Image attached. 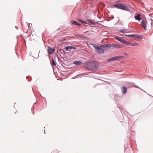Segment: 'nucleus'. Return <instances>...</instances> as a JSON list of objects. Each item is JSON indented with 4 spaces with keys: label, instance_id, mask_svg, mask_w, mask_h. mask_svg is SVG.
I'll return each mask as SVG.
<instances>
[{
    "label": "nucleus",
    "instance_id": "27",
    "mask_svg": "<svg viewBox=\"0 0 153 153\" xmlns=\"http://www.w3.org/2000/svg\"><path fill=\"white\" fill-rule=\"evenodd\" d=\"M82 22L83 23H85V24L86 23V22L85 21H82Z\"/></svg>",
    "mask_w": 153,
    "mask_h": 153
},
{
    "label": "nucleus",
    "instance_id": "13",
    "mask_svg": "<svg viewBox=\"0 0 153 153\" xmlns=\"http://www.w3.org/2000/svg\"><path fill=\"white\" fill-rule=\"evenodd\" d=\"M51 64L52 66H55L56 65V62L53 59H52Z\"/></svg>",
    "mask_w": 153,
    "mask_h": 153
},
{
    "label": "nucleus",
    "instance_id": "20",
    "mask_svg": "<svg viewBox=\"0 0 153 153\" xmlns=\"http://www.w3.org/2000/svg\"><path fill=\"white\" fill-rule=\"evenodd\" d=\"M115 47L117 48H120L121 47L120 46V45L118 44H116Z\"/></svg>",
    "mask_w": 153,
    "mask_h": 153
},
{
    "label": "nucleus",
    "instance_id": "26",
    "mask_svg": "<svg viewBox=\"0 0 153 153\" xmlns=\"http://www.w3.org/2000/svg\"><path fill=\"white\" fill-rule=\"evenodd\" d=\"M79 21H80V22H82V21H82V20H80V19H79Z\"/></svg>",
    "mask_w": 153,
    "mask_h": 153
},
{
    "label": "nucleus",
    "instance_id": "11",
    "mask_svg": "<svg viewBox=\"0 0 153 153\" xmlns=\"http://www.w3.org/2000/svg\"><path fill=\"white\" fill-rule=\"evenodd\" d=\"M73 64L76 65H79L82 64V62L79 61H75L74 62Z\"/></svg>",
    "mask_w": 153,
    "mask_h": 153
},
{
    "label": "nucleus",
    "instance_id": "21",
    "mask_svg": "<svg viewBox=\"0 0 153 153\" xmlns=\"http://www.w3.org/2000/svg\"><path fill=\"white\" fill-rule=\"evenodd\" d=\"M89 23L92 24H94V23L93 22L92 20H88Z\"/></svg>",
    "mask_w": 153,
    "mask_h": 153
},
{
    "label": "nucleus",
    "instance_id": "17",
    "mask_svg": "<svg viewBox=\"0 0 153 153\" xmlns=\"http://www.w3.org/2000/svg\"><path fill=\"white\" fill-rule=\"evenodd\" d=\"M123 44H126L127 45H129L131 43L130 42H127L125 40Z\"/></svg>",
    "mask_w": 153,
    "mask_h": 153
},
{
    "label": "nucleus",
    "instance_id": "18",
    "mask_svg": "<svg viewBox=\"0 0 153 153\" xmlns=\"http://www.w3.org/2000/svg\"><path fill=\"white\" fill-rule=\"evenodd\" d=\"M116 44H109L110 48L111 47H115Z\"/></svg>",
    "mask_w": 153,
    "mask_h": 153
},
{
    "label": "nucleus",
    "instance_id": "6",
    "mask_svg": "<svg viewBox=\"0 0 153 153\" xmlns=\"http://www.w3.org/2000/svg\"><path fill=\"white\" fill-rule=\"evenodd\" d=\"M115 38L117 40H119L121 42L123 43L125 42V40L123 38L121 37L118 36H115Z\"/></svg>",
    "mask_w": 153,
    "mask_h": 153
},
{
    "label": "nucleus",
    "instance_id": "9",
    "mask_svg": "<svg viewBox=\"0 0 153 153\" xmlns=\"http://www.w3.org/2000/svg\"><path fill=\"white\" fill-rule=\"evenodd\" d=\"M122 89L123 93L124 94H126L127 91V89L126 87L125 86L123 87L122 88Z\"/></svg>",
    "mask_w": 153,
    "mask_h": 153
},
{
    "label": "nucleus",
    "instance_id": "8",
    "mask_svg": "<svg viewBox=\"0 0 153 153\" xmlns=\"http://www.w3.org/2000/svg\"><path fill=\"white\" fill-rule=\"evenodd\" d=\"M48 50L49 54H51L53 53L55 51L54 49H53L49 47H48Z\"/></svg>",
    "mask_w": 153,
    "mask_h": 153
},
{
    "label": "nucleus",
    "instance_id": "22",
    "mask_svg": "<svg viewBox=\"0 0 153 153\" xmlns=\"http://www.w3.org/2000/svg\"><path fill=\"white\" fill-rule=\"evenodd\" d=\"M126 31V30L125 29H121L120 30V31L121 32L125 31Z\"/></svg>",
    "mask_w": 153,
    "mask_h": 153
},
{
    "label": "nucleus",
    "instance_id": "15",
    "mask_svg": "<svg viewBox=\"0 0 153 153\" xmlns=\"http://www.w3.org/2000/svg\"><path fill=\"white\" fill-rule=\"evenodd\" d=\"M102 47L104 48H110L109 44H105L102 46Z\"/></svg>",
    "mask_w": 153,
    "mask_h": 153
},
{
    "label": "nucleus",
    "instance_id": "25",
    "mask_svg": "<svg viewBox=\"0 0 153 153\" xmlns=\"http://www.w3.org/2000/svg\"><path fill=\"white\" fill-rule=\"evenodd\" d=\"M76 49V47L72 46V49Z\"/></svg>",
    "mask_w": 153,
    "mask_h": 153
},
{
    "label": "nucleus",
    "instance_id": "2",
    "mask_svg": "<svg viewBox=\"0 0 153 153\" xmlns=\"http://www.w3.org/2000/svg\"><path fill=\"white\" fill-rule=\"evenodd\" d=\"M114 7L125 11H129V9L127 6L121 4H115L114 5Z\"/></svg>",
    "mask_w": 153,
    "mask_h": 153
},
{
    "label": "nucleus",
    "instance_id": "7",
    "mask_svg": "<svg viewBox=\"0 0 153 153\" xmlns=\"http://www.w3.org/2000/svg\"><path fill=\"white\" fill-rule=\"evenodd\" d=\"M141 24L142 27H143L145 29L146 28V22L144 19H143L141 22Z\"/></svg>",
    "mask_w": 153,
    "mask_h": 153
},
{
    "label": "nucleus",
    "instance_id": "19",
    "mask_svg": "<svg viewBox=\"0 0 153 153\" xmlns=\"http://www.w3.org/2000/svg\"><path fill=\"white\" fill-rule=\"evenodd\" d=\"M28 30H31V27H32V25L31 24H28Z\"/></svg>",
    "mask_w": 153,
    "mask_h": 153
},
{
    "label": "nucleus",
    "instance_id": "3",
    "mask_svg": "<svg viewBox=\"0 0 153 153\" xmlns=\"http://www.w3.org/2000/svg\"><path fill=\"white\" fill-rule=\"evenodd\" d=\"M95 48V51L99 53H102L104 52L103 49L100 47L98 45L94 44H92L91 45Z\"/></svg>",
    "mask_w": 153,
    "mask_h": 153
},
{
    "label": "nucleus",
    "instance_id": "1",
    "mask_svg": "<svg viewBox=\"0 0 153 153\" xmlns=\"http://www.w3.org/2000/svg\"><path fill=\"white\" fill-rule=\"evenodd\" d=\"M87 68L91 70H95L98 68L97 65L94 61L88 63L87 64Z\"/></svg>",
    "mask_w": 153,
    "mask_h": 153
},
{
    "label": "nucleus",
    "instance_id": "24",
    "mask_svg": "<svg viewBox=\"0 0 153 153\" xmlns=\"http://www.w3.org/2000/svg\"><path fill=\"white\" fill-rule=\"evenodd\" d=\"M124 36H126L129 37V36H130V35L124 34Z\"/></svg>",
    "mask_w": 153,
    "mask_h": 153
},
{
    "label": "nucleus",
    "instance_id": "23",
    "mask_svg": "<svg viewBox=\"0 0 153 153\" xmlns=\"http://www.w3.org/2000/svg\"><path fill=\"white\" fill-rule=\"evenodd\" d=\"M135 87H136V88H138L139 89H140L141 90H142V89L141 88H139V87H138L137 86H135Z\"/></svg>",
    "mask_w": 153,
    "mask_h": 153
},
{
    "label": "nucleus",
    "instance_id": "5",
    "mask_svg": "<svg viewBox=\"0 0 153 153\" xmlns=\"http://www.w3.org/2000/svg\"><path fill=\"white\" fill-rule=\"evenodd\" d=\"M129 37L132 38H137L140 39H142L143 38L140 36L137 35L136 34H131L129 36Z\"/></svg>",
    "mask_w": 153,
    "mask_h": 153
},
{
    "label": "nucleus",
    "instance_id": "14",
    "mask_svg": "<svg viewBox=\"0 0 153 153\" xmlns=\"http://www.w3.org/2000/svg\"><path fill=\"white\" fill-rule=\"evenodd\" d=\"M131 46H139V44L137 43H134L131 44Z\"/></svg>",
    "mask_w": 153,
    "mask_h": 153
},
{
    "label": "nucleus",
    "instance_id": "4",
    "mask_svg": "<svg viewBox=\"0 0 153 153\" xmlns=\"http://www.w3.org/2000/svg\"><path fill=\"white\" fill-rule=\"evenodd\" d=\"M122 57L121 56H117L113 57L112 58H110L107 60V61L108 62H111V61L116 60L119 59L121 58Z\"/></svg>",
    "mask_w": 153,
    "mask_h": 153
},
{
    "label": "nucleus",
    "instance_id": "16",
    "mask_svg": "<svg viewBox=\"0 0 153 153\" xmlns=\"http://www.w3.org/2000/svg\"><path fill=\"white\" fill-rule=\"evenodd\" d=\"M65 49L67 51H68L69 50L72 49V46H68L66 47Z\"/></svg>",
    "mask_w": 153,
    "mask_h": 153
},
{
    "label": "nucleus",
    "instance_id": "12",
    "mask_svg": "<svg viewBox=\"0 0 153 153\" xmlns=\"http://www.w3.org/2000/svg\"><path fill=\"white\" fill-rule=\"evenodd\" d=\"M71 23L73 25H77L78 26H79L81 25L79 23L74 21H71Z\"/></svg>",
    "mask_w": 153,
    "mask_h": 153
},
{
    "label": "nucleus",
    "instance_id": "10",
    "mask_svg": "<svg viewBox=\"0 0 153 153\" xmlns=\"http://www.w3.org/2000/svg\"><path fill=\"white\" fill-rule=\"evenodd\" d=\"M141 15L140 14H138L137 16H134L135 19L137 20L140 21L141 20V19L140 18Z\"/></svg>",
    "mask_w": 153,
    "mask_h": 153
}]
</instances>
